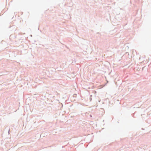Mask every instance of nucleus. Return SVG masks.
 I'll list each match as a JSON object with an SVG mask.
<instances>
[{"instance_id": "3", "label": "nucleus", "mask_w": 151, "mask_h": 151, "mask_svg": "<svg viewBox=\"0 0 151 151\" xmlns=\"http://www.w3.org/2000/svg\"><path fill=\"white\" fill-rule=\"evenodd\" d=\"M35 123H36V122H34V124H35Z\"/></svg>"}, {"instance_id": "1", "label": "nucleus", "mask_w": 151, "mask_h": 151, "mask_svg": "<svg viewBox=\"0 0 151 151\" xmlns=\"http://www.w3.org/2000/svg\"><path fill=\"white\" fill-rule=\"evenodd\" d=\"M92 96V95H91V96H90V101H91V99H91V97Z\"/></svg>"}, {"instance_id": "4", "label": "nucleus", "mask_w": 151, "mask_h": 151, "mask_svg": "<svg viewBox=\"0 0 151 151\" xmlns=\"http://www.w3.org/2000/svg\"><path fill=\"white\" fill-rule=\"evenodd\" d=\"M9 130L8 132L9 133Z\"/></svg>"}, {"instance_id": "2", "label": "nucleus", "mask_w": 151, "mask_h": 151, "mask_svg": "<svg viewBox=\"0 0 151 151\" xmlns=\"http://www.w3.org/2000/svg\"><path fill=\"white\" fill-rule=\"evenodd\" d=\"M75 95H76V94H74L73 95L74 96H75Z\"/></svg>"}]
</instances>
